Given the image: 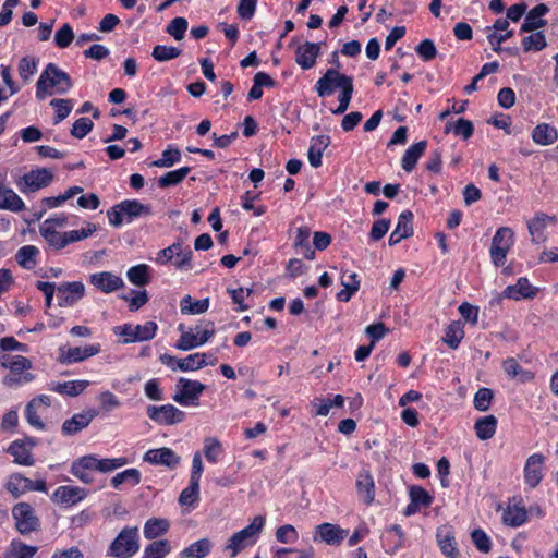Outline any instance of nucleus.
<instances>
[{
    "label": "nucleus",
    "instance_id": "nucleus-61",
    "mask_svg": "<svg viewBox=\"0 0 558 558\" xmlns=\"http://www.w3.org/2000/svg\"><path fill=\"white\" fill-rule=\"evenodd\" d=\"M439 547L445 556L448 558H459V551L456 548L454 537L451 535L437 534Z\"/></svg>",
    "mask_w": 558,
    "mask_h": 558
},
{
    "label": "nucleus",
    "instance_id": "nucleus-12",
    "mask_svg": "<svg viewBox=\"0 0 558 558\" xmlns=\"http://www.w3.org/2000/svg\"><path fill=\"white\" fill-rule=\"evenodd\" d=\"M53 180V173L47 168H38L25 173L22 177L24 186H20L22 192H35L48 186Z\"/></svg>",
    "mask_w": 558,
    "mask_h": 558
},
{
    "label": "nucleus",
    "instance_id": "nucleus-41",
    "mask_svg": "<svg viewBox=\"0 0 558 558\" xmlns=\"http://www.w3.org/2000/svg\"><path fill=\"white\" fill-rule=\"evenodd\" d=\"M54 496L60 502L73 505L82 500L85 497V493L80 487L60 486L56 490Z\"/></svg>",
    "mask_w": 558,
    "mask_h": 558
},
{
    "label": "nucleus",
    "instance_id": "nucleus-48",
    "mask_svg": "<svg viewBox=\"0 0 558 558\" xmlns=\"http://www.w3.org/2000/svg\"><path fill=\"white\" fill-rule=\"evenodd\" d=\"M89 385L87 380H72L65 381L62 384H58L56 387V391L62 395H66L70 397H76Z\"/></svg>",
    "mask_w": 558,
    "mask_h": 558
},
{
    "label": "nucleus",
    "instance_id": "nucleus-54",
    "mask_svg": "<svg viewBox=\"0 0 558 558\" xmlns=\"http://www.w3.org/2000/svg\"><path fill=\"white\" fill-rule=\"evenodd\" d=\"M546 38L542 32L533 33L522 39V46L525 52L531 50L541 51L546 47Z\"/></svg>",
    "mask_w": 558,
    "mask_h": 558
},
{
    "label": "nucleus",
    "instance_id": "nucleus-43",
    "mask_svg": "<svg viewBox=\"0 0 558 558\" xmlns=\"http://www.w3.org/2000/svg\"><path fill=\"white\" fill-rule=\"evenodd\" d=\"M126 277L133 284L144 287L150 281L149 267L145 264L133 266L128 270Z\"/></svg>",
    "mask_w": 558,
    "mask_h": 558
},
{
    "label": "nucleus",
    "instance_id": "nucleus-40",
    "mask_svg": "<svg viewBox=\"0 0 558 558\" xmlns=\"http://www.w3.org/2000/svg\"><path fill=\"white\" fill-rule=\"evenodd\" d=\"M190 172V167H182L180 169L169 171L166 174L158 178V186L161 189H167L170 186L178 185L186 178V175Z\"/></svg>",
    "mask_w": 558,
    "mask_h": 558
},
{
    "label": "nucleus",
    "instance_id": "nucleus-21",
    "mask_svg": "<svg viewBox=\"0 0 558 558\" xmlns=\"http://www.w3.org/2000/svg\"><path fill=\"white\" fill-rule=\"evenodd\" d=\"M548 12V7L544 3L537 4L526 14L521 25V32L527 33L536 31L546 25V21L542 19Z\"/></svg>",
    "mask_w": 558,
    "mask_h": 558
},
{
    "label": "nucleus",
    "instance_id": "nucleus-6",
    "mask_svg": "<svg viewBox=\"0 0 558 558\" xmlns=\"http://www.w3.org/2000/svg\"><path fill=\"white\" fill-rule=\"evenodd\" d=\"M15 529L22 535H28L40 529V520L35 509L27 502H19L12 508Z\"/></svg>",
    "mask_w": 558,
    "mask_h": 558
},
{
    "label": "nucleus",
    "instance_id": "nucleus-4",
    "mask_svg": "<svg viewBox=\"0 0 558 558\" xmlns=\"http://www.w3.org/2000/svg\"><path fill=\"white\" fill-rule=\"evenodd\" d=\"M140 548L138 529L124 527L109 547V555L117 558H128L133 556Z\"/></svg>",
    "mask_w": 558,
    "mask_h": 558
},
{
    "label": "nucleus",
    "instance_id": "nucleus-19",
    "mask_svg": "<svg viewBox=\"0 0 558 558\" xmlns=\"http://www.w3.org/2000/svg\"><path fill=\"white\" fill-rule=\"evenodd\" d=\"M356 490L359 497L365 505H371L375 498V483L369 471L362 470L356 478Z\"/></svg>",
    "mask_w": 558,
    "mask_h": 558
},
{
    "label": "nucleus",
    "instance_id": "nucleus-7",
    "mask_svg": "<svg viewBox=\"0 0 558 558\" xmlns=\"http://www.w3.org/2000/svg\"><path fill=\"white\" fill-rule=\"evenodd\" d=\"M514 233L508 227L499 228L492 240L490 257L495 266L500 267L505 264L507 254L514 243Z\"/></svg>",
    "mask_w": 558,
    "mask_h": 558
},
{
    "label": "nucleus",
    "instance_id": "nucleus-22",
    "mask_svg": "<svg viewBox=\"0 0 558 558\" xmlns=\"http://www.w3.org/2000/svg\"><path fill=\"white\" fill-rule=\"evenodd\" d=\"M331 140L328 135H317L312 137L307 157L312 167L322 166V156L324 150L330 145Z\"/></svg>",
    "mask_w": 558,
    "mask_h": 558
},
{
    "label": "nucleus",
    "instance_id": "nucleus-46",
    "mask_svg": "<svg viewBox=\"0 0 558 558\" xmlns=\"http://www.w3.org/2000/svg\"><path fill=\"white\" fill-rule=\"evenodd\" d=\"M37 253V247L33 245H25L17 251L15 259L23 268L32 269L36 265L35 256Z\"/></svg>",
    "mask_w": 558,
    "mask_h": 558
},
{
    "label": "nucleus",
    "instance_id": "nucleus-27",
    "mask_svg": "<svg viewBox=\"0 0 558 558\" xmlns=\"http://www.w3.org/2000/svg\"><path fill=\"white\" fill-rule=\"evenodd\" d=\"M24 208V202L14 191L0 184V209L19 213Z\"/></svg>",
    "mask_w": 558,
    "mask_h": 558
},
{
    "label": "nucleus",
    "instance_id": "nucleus-55",
    "mask_svg": "<svg viewBox=\"0 0 558 558\" xmlns=\"http://www.w3.org/2000/svg\"><path fill=\"white\" fill-rule=\"evenodd\" d=\"M395 230L407 239L413 235V213L404 210L398 218Z\"/></svg>",
    "mask_w": 558,
    "mask_h": 558
},
{
    "label": "nucleus",
    "instance_id": "nucleus-42",
    "mask_svg": "<svg viewBox=\"0 0 558 558\" xmlns=\"http://www.w3.org/2000/svg\"><path fill=\"white\" fill-rule=\"evenodd\" d=\"M40 234L57 250L63 248L69 244L68 232L60 233L56 229H49V226L40 227Z\"/></svg>",
    "mask_w": 558,
    "mask_h": 558
},
{
    "label": "nucleus",
    "instance_id": "nucleus-13",
    "mask_svg": "<svg viewBox=\"0 0 558 558\" xmlns=\"http://www.w3.org/2000/svg\"><path fill=\"white\" fill-rule=\"evenodd\" d=\"M324 43L305 41L295 49V62L302 70H310L315 66L316 59L320 54Z\"/></svg>",
    "mask_w": 558,
    "mask_h": 558
},
{
    "label": "nucleus",
    "instance_id": "nucleus-63",
    "mask_svg": "<svg viewBox=\"0 0 558 558\" xmlns=\"http://www.w3.org/2000/svg\"><path fill=\"white\" fill-rule=\"evenodd\" d=\"M187 29V21L184 17H174L167 26V32L174 39L181 40Z\"/></svg>",
    "mask_w": 558,
    "mask_h": 558
},
{
    "label": "nucleus",
    "instance_id": "nucleus-2",
    "mask_svg": "<svg viewBox=\"0 0 558 558\" xmlns=\"http://www.w3.org/2000/svg\"><path fill=\"white\" fill-rule=\"evenodd\" d=\"M181 336L175 343V348L182 351H189L206 343L216 331L213 320H201L194 328L189 331L184 330L183 325L179 326Z\"/></svg>",
    "mask_w": 558,
    "mask_h": 558
},
{
    "label": "nucleus",
    "instance_id": "nucleus-15",
    "mask_svg": "<svg viewBox=\"0 0 558 558\" xmlns=\"http://www.w3.org/2000/svg\"><path fill=\"white\" fill-rule=\"evenodd\" d=\"M319 535L320 541L331 546H339L348 536V531L332 523H322L315 527V536Z\"/></svg>",
    "mask_w": 558,
    "mask_h": 558
},
{
    "label": "nucleus",
    "instance_id": "nucleus-50",
    "mask_svg": "<svg viewBox=\"0 0 558 558\" xmlns=\"http://www.w3.org/2000/svg\"><path fill=\"white\" fill-rule=\"evenodd\" d=\"M222 453L221 442L214 437H207L204 440V456L207 461L216 463Z\"/></svg>",
    "mask_w": 558,
    "mask_h": 558
},
{
    "label": "nucleus",
    "instance_id": "nucleus-18",
    "mask_svg": "<svg viewBox=\"0 0 558 558\" xmlns=\"http://www.w3.org/2000/svg\"><path fill=\"white\" fill-rule=\"evenodd\" d=\"M98 415L96 410L89 409L78 414H74L71 418L62 424V433L64 435H75L87 427L94 417Z\"/></svg>",
    "mask_w": 558,
    "mask_h": 558
},
{
    "label": "nucleus",
    "instance_id": "nucleus-11",
    "mask_svg": "<svg viewBox=\"0 0 558 558\" xmlns=\"http://www.w3.org/2000/svg\"><path fill=\"white\" fill-rule=\"evenodd\" d=\"M85 294V287L81 281L64 282L57 287L58 304L61 307L73 306Z\"/></svg>",
    "mask_w": 558,
    "mask_h": 558
},
{
    "label": "nucleus",
    "instance_id": "nucleus-60",
    "mask_svg": "<svg viewBox=\"0 0 558 558\" xmlns=\"http://www.w3.org/2000/svg\"><path fill=\"white\" fill-rule=\"evenodd\" d=\"M50 105L56 109L54 123L58 124L65 119L72 111L73 105L70 99H52Z\"/></svg>",
    "mask_w": 558,
    "mask_h": 558
},
{
    "label": "nucleus",
    "instance_id": "nucleus-30",
    "mask_svg": "<svg viewBox=\"0 0 558 558\" xmlns=\"http://www.w3.org/2000/svg\"><path fill=\"white\" fill-rule=\"evenodd\" d=\"M504 372L511 379H517L521 383L530 381L534 378V374L531 371L523 369L518 361L513 357H509L502 363Z\"/></svg>",
    "mask_w": 558,
    "mask_h": 558
},
{
    "label": "nucleus",
    "instance_id": "nucleus-59",
    "mask_svg": "<svg viewBox=\"0 0 558 558\" xmlns=\"http://www.w3.org/2000/svg\"><path fill=\"white\" fill-rule=\"evenodd\" d=\"M134 339L138 342L151 340L157 331V324L155 322H146L144 325H133Z\"/></svg>",
    "mask_w": 558,
    "mask_h": 558
},
{
    "label": "nucleus",
    "instance_id": "nucleus-10",
    "mask_svg": "<svg viewBox=\"0 0 558 558\" xmlns=\"http://www.w3.org/2000/svg\"><path fill=\"white\" fill-rule=\"evenodd\" d=\"M147 414L150 420L158 424L173 425L184 420L185 414L172 404L165 405H149Z\"/></svg>",
    "mask_w": 558,
    "mask_h": 558
},
{
    "label": "nucleus",
    "instance_id": "nucleus-39",
    "mask_svg": "<svg viewBox=\"0 0 558 558\" xmlns=\"http://www.w3.org/2000/svg\"><path fill=\"white\" fill-rule=\"evenodd\" d=\"M211 549V543L208 538H202L180 553L181 558H204Z\"/></svg>",
    "mask_w": 558,
    "mask_h": 558
},
{
    "label": "nucleus",
    "instance_id": "nucleus-49",
    "mask_svg": "<svg viewBox=\"0 0 558 558\" xmlns=\"http://www.w3.org/2000/svg\"><path fill=\"white\" fill-rule=\"evenodd\" d=\"M464 336V331L458 322L451 323L447 328L444 337V341L451 349H457L460 341Z\"/></svg>",
    "mask_w": 558,
    "mask_h": 558
},
{
    "label": "nucleus",
    "instance_id": "nucleus-53",
    "mask_svg": "<svg viewBox=\"0 0 558 558\" xmlns=\"http://www.w3.org/2000/svg\"><path fill=\"white\" fill-rule=\"evenodd\" d=\"M19 75L27 83L37 71V59L31 56L23 57L19 62Z\"/></svg>",
    "mask_w": 558,
    "mask_h": 558
},
{
    "label": "nucleus",
    "instance_id": "nucleus-17",
    "mask_svg": "<svg viewBox=\"0 0 558 558\" xmlns=\"http://www.w3.org/2000/svg\"><path fill=\"white\" fill-rule=\"evenodd\" d=\"M144 461L156 465H165L170 469L175 468L180 462V457L170 448L162 447L150 449L144 454Z\"/></svg>",
    "mask_w": 558,
    "mask_h": 558
},
{
    "label": "nucleus",
    "instance_id": "nucleus-16",
    "mask_svg": "<svg viewBox=\"0 0 558 558\" xmlns=\"http://www.w3.org/2000/svg\"><path fill=\"white\" fill-rule=\"evenodd\" d=\"M89 282L105 293H111L124 287L122 278L110 271H101L90 275Z\"/></svg>",
    "mask_w": 558,
    "mask_h": 558
},
{
    "label": "nucleus",
    "instance_id": "nucleus-29",
    "mask_svg": "<svg viewBox=\"0 0 558 558\" xmlns=\"http://www.w3.org/2000/svg\"><path fill=\"white\" fill-rule=\"evenodd\" d=\"M5 488L14 498H19L22 494L33 490V481L20 473L10 475Z\"/></svg>",
    "mask_w": 558,
    "mask_h": 558
},
{
    "label": "nucleus",
    "instance_id": "nucleus-24",
    "mask_svg": "<svg viewBox=\"0 0 558 558\" xmlns=\"http://www.w3.org/2000/svg\"><path fill=\"white\" fill-rule=\"evenodd\" d=\"M427 147L426 141H420L413 145H411L404 153L401 159L402 169L405 172H411L414 170L418 159L423 156Z\"/></svg>",
    "mask_w": 558,
    "mask_h": 558
},
{
    "label": "nucleus",
    "instance_id": "nucleus-34",
    "mask_svg": "<svg viewBox=\"0 0 558 558\" xmlns=\"http://www.w3.org/2000/svg\"><path fill=\"white\" fill-rule=\"evenodd\" d=\"M170 529V522L163 518H151L144 525V536L147 539H155L166 534Z\"/></svg>",
    "mask_w": 558,
    "mask_h": 558
},
{
    "label": "nucleus",
    "instance_id": "nucleus-3",
    "mask_svg": "<svg viewBox=\"0 0 558 558\" xmlns=\"http://www.w3.org/2000/svg\"><path fill=\"white\" fill-rule=\"evenodd\" d=\"M265 523V519L262 515H257L253 519L243 530L234 533L228 541L225 550H230V556L235 557L242 549L254 543L255 537L260 533Z\"/></svg>",
    "mask_w": 558,
    "mask_h": 558
},
{
    "label": "nucleus",
    "instance_id": "nucleus-25",
    "mask_svg": "<svg viewBox=\"0 0 558 558\" xmlns=\"http://www.w3.org/2000/svg\"><path fill=\"white\" fill-rule=\"evenodd\" d=\"M548 221H555V217L542 213L527 222V229L531 234L532 242L542 243L546 240L544 230Z\"/></svg>",
    "mask_w": 558,
    "mask_h": 558
},
{
    "label": "nucleus",
    "instance_id": "nucleus-47",
    "mask_svg": "<svg viewBox=\"0 0 558 558\" xmlns=\"http://www.w3.org/2000/svg\"><path fill=\"white\" fill-rule=\"evenodd\" d=\"M182 50L173 46L156 45L153 48L151 57L158 62H166L178 58Z\"/></svg>",
    "mask_w": 558,
    "mask_h": 558
},
{
    "label": "nucleus",
    "instance_id": "nucleus-36",
    "mask_svg": "<svg viewBox=\"0 0 558 558\" xmlns=\"http://www.w3.org/2000/svg\"><path fill=\"white\" fill-rule=\"evenodd\" d=\"M180 307L182 314L196 315L207 312L209 308V299H202L194 301L191 295H185L181 302Z\"/></svg>",
    "mask_w": 558,
    "mask_h": 558
},
{
    "label": "nucleus",
    "instance_id": "nucleus-14",
    "mask_svg": "<svg viewBox=\"0 0 558 558\" xmlns=\"http://www.w3.org/2000/svg\"><path fill=\"white\" fill-rule=\"evenodd\" d=\"M545 457L542 453H534L530 456L524 465V482L531 487L535 488L543 478V466Z\"/></svg>",
    "mask_w": 558,
    "mask_h": 558
},
{
    "label": "nucleus",
    "instance_id": "nucleus-35",
    "mask_svg": "<svg viewBox=\"0 0 558 558\" xmlns=\"http://www.w3.org/2000/svg\"><path fill=\"white\" fill-rule=\"evenodd\" d=\"M341 284L343 286V289L337 293V300L340 302H349L352 295L360 289L357 275L352 272L345 276V274H343L341 277Z\"/></svg>",
    "mask_w": 558,
    "mask_h": 558
},
{
    "label": "nucleus",
    "instance_id": "nucleus-5",
    "mask_svg": "<svg viewBox=\"0 0 558 558\" xmlns=\"http://www.w3.org/2000/svg\"><path fill=\"white\" fill-rule=\"evenodd\" d=\"M2 366L8 367L11 372L9 376L4 377V384L8 386L29 383L34 379L33 374H23L24 371H27L32 367V363L28 359L22 355H4L2 357Z\"/></svg>",
    "mask_w": 558,
    "mask_h": 558
},
{
    "label": "nucleus",
    "instance_id": "nucleus-1",
    "mask_svg": "<svg viewBox=\"0 0 558 558\" xmlns=\"http://www.w3.org/2000/svg\"><path fill=\"white\" fill-rule=\"evenodd\" d=\"M70 75L60 70L54 63H48L36 83V97L45 99L52 95L49 88H56V93L65 94L72 87Z\"/></svg>",
    "mask_w": 558,
    "mask_h": 558
},
{
    "label": "nucleus",
    "instance_id": "nucleus-31",
    "mask_svg": "<svg viewBox=\"0 0 558 558\" xmlns=\"http://www.w3.org/2000/svg\"><path fill=\"white\" fill-rule=\"evenodd\" d=\"M37 550V546H31L20 539H13L2 558H33Z\"/></svg>",
    "mask_w": 558,
    "mask_h": 558
},
{
    "label": "nucleus",
    "instance_id": "nucleus-51",
    "mask_svg": "<svg viewBox=\"0 0 558 558\" xmlns=\"http://www.w3.org/2000/svg\"><path fill=\"white\" fill-rule=\"evenodd\" d=\"M181 160V153L178 148H168L162 151L161 158L153 161L151 167L170 168Z\"/></svg>",
    "mask_w": 558,
    "mask_h": 558
},
{
    "label": "nucleus",
    "instance_id": "nucleus-20",
    "mask_svg": "<svg viewBox=\"0 0 558 558\" xmlns=\"http://www.w3.org/2000/svg\"><path fill=\"white\" fill-rule=\"evenodd\" d=\"M536 295V289H534L526 278H519L515 284L508 286L502 296L512 300L521 299H533Z\"/></svg>",
    "mask_w": 558,
    "mask_h": 558
},
{
    "label": "nucleus",
    "instance_id": "nucleus-9",
    "mask_svg": "<svg viewBox=\"0 0 558 558\" xmlns=\"http://www.w3.org/2000/svg\"><path fill=\"white\" fill-rule=\"evenodd\" d=\"M351 80L352 77L341 74L337 69H328L317 81L315 89L319 97L330 96L336 88H342Z\"/></svg>",
    "mask_w": 558,
    "mask_h": 558
},
{
    "label": "nucleus",
    "instance_id": "nucleus-32",
    "mask_svg": "<svg viewBox=\"0 0 558 558\" xmlns=\"http://www.w3.org/2000/svg\"><path fill=\"white\" fill-rule=\"evenodd\" d=\"M527 518L526 510L523 506H519L515 502L510 504L502 513L504 524L512 527L522 525Z\"/></svg>",
    "mask_w": 558,
    "mask_h": 558
},
{
    "label": "nucleus",
    "instance_id": "nucleus-44",
    "mask_svg": "<svg viewBox=\"0 0 558 558\" xmlns=\"http://www.w3.org/2000/svg\"><path fill=\"white\" fill-rule=\"evenodd\" d=\"M207 365L205 353L191 354L185 359H179L177 367L182 372L197 371Z\"/></svg>",
    "mask_w": 558,
    "mask_h": 558
},
{
    "label": "nucleus",
    "instance_id": "nucleus-58",
    "mask_svg": "<svg viewBox=\"0 0 558 558\" xmlns=\"http://www.w3.org/2000/svg\"><path fill=\"white\" fill-rule=\"evenodd\" d=\"M410 499L418 507H429L433 502V497L428 494V492L421 487L413 485L410 487Z\"/></svg>",
    "mask_w": 558,
    "mask_h": 558
},
{
    "label": "nucleus",
    "instance_id": "nucleus-64",
    "mask_svg": "<svg viewBox=\"0 0 558 558\" xmlns=\"http://www.w3.org/2000/svg\"><path fill=\"white\" fill-rule=\"evenodd\" d=\"M493 399V390L481 388L474 396V407L478 411H487Z\"/></svg>",
    "mask_w": 558,
    "mask_h": 558
},
{
    "label": "nucleus",
    "instance_id": "nucleus-23",
    "mask_svg": "<svg viewBox=\"0 0 558 558\" xmlns=\"http://www.w3.org/2000/svg\"><path fill=\"white\" fill-rule=\"evenodd\" d=\"M98 344L86 345L85 348H69L66 351H62L60 362L63 364L81 362L87 357L94 356L99 352Z\"/></svg>",
    "mask_w": 558,
    "mask_h": 558
},
{
    "label": "nucleus",
    "instance_id": "nucleus-37",
    "mask_svg": "<svg viewBox=\"0 0 558 558\" xmlns=\"http://www.w3.org/2000/svg\"><path fill=\"white\" fill-rule=\"evenodd\" d=\"M496 426H497L496 417L494 415H488V416L478 418L475 422L474 429H475L476 436L481 440H487L494 436V434L496 432Z\"/></svg>",
    "mask_w": 558,
    "mask_h": 558
},
{
    "label": "nucleus",
    "instance_id": "nucleus-33",
    "mask_svg": "<svg viewBox=\"0 0 558 558\" xmlns=\"http://www.w3.org/2000/svg\"><path fill=\"white\" fill-rule=\"evenodd\" d=\"M7 451L14 457L16 464L31 466L35 462L24 440H14Z\"/></svg>",
    "mask_w": 558,
    "mask_h": 558
},
{
    "label": "nucleus",
    "instance_id": "nucleus-45",
    "mask_svg": "<svg viewBox=\"0 0 558 558\" xmlns=\"http://www.w3.org/2000/svg\"><path fill=\"white\" fill-rule=\"evenodd\" d=\"M171 550V545L167 539L154 541L148 544L142 558H165Z\"/></svg>",
    "mask_w": 558,
    "mask_h": 558
},
{
    "label": "nucleus",
    "instance_id": "nucleus-62",
    "mask_svg": "<svg viewBox=\"0 0 558 558\" xmlns=\"http://www.w3.org/2000/svg\"><path fill=\"white\" fill-rule=\"evenodd\" d=\"M416 53L423 61H430L437 56V49L433 40L424 39L415 48Z\"/></svg>",
    "mask_w": 558,
    "mask_h": 558
},
{
    "label": "nucleus",
    "instance_id": "nucleus-56",
    "mask_svg": "<svg viewBox=\"0 0 558 558\" xmlns=\"http://www.w3.org/2000/svg\"><path fill=\"white\" fill-rule=\"evenodd\" d=\"M198 498L199 483L190 480L189 487L184 488L179 496V502L182 506H192L198 500Z\"/></svg>",
    "mask_w": 558,
    "mask_h": 558
},
{
    "label": "nucleus",
    "instance_id": "nucleus-8",
    "mask_svg": "<svg viewBox=\"0 0 558 558\" xmlns=\"http://www.w3.org/2000/svg\"><path fill=\"white\" fill-rule=\"evenodd\" d=\"M205 390V385L181 377L177 384V392L173 400L181 405L198 404L199 395Z\"/></svg>",
    "mask_w": 558,
    "mask_h": 558
},
{
    "label": "nucleus",
    "instance_id": "nucleus-38",
    "mask_svg": "<svg viewBox=\"0 0 558 558\" xmlns=\"http://www.w3.org/2000/svg\"><path fill=\"white\" fill-rule=\"evenodd\" d=\"M310 235L311 230L308 227H300L296 231L294 247L300 250V252L304 255L305 258L313 259L315 257V251L312 250L310 245Z\"/></svg>",
    "mask_w": 558,
    "mask_h": 558
},
{
    "label": "nucleus",
    "instance_id": "nucleus-57",
    "mask_svg": "<svg viewBox=\"0 0 558 558\" xmlns=\"http://www.w3.org/2000/svg\"><path fill=\"white\" fill-rule=\"evenodd\" d=\"M74 39V32L69 23H64L54 34V43L61 48H68Z\"/></svg>",
    "mask_w": 558,
    "mask_h": 558
},
{
    "label": "nucleus",
    "instance_id": "nucleus-26",
    "mask_svg": "<svg viewBox=\"0 0 558 558\" xmlns=\"http://www.w3.org/2000/svg\"><path fill=\"white\" fill-rule=\"evenodd\" d=\"M119 207L124 213L125 219L131 222L137 217L151 215V207L136 199H126L119 203Z\"/></svg>",
    "mask_w": 558,
    "mask_h": 558
},
{
    "label": "nucleus",
    "instance_id": "nucleus-28",
    "mask_svg": "<svg viewBox=\"0 0 558 558\" xmlns=\"http://www.w3.org/2000/svg\"><path fill=\"white\" fill-rule=\"evenodd\" d=\"M558 138V132L555 126L548 123L537 124L532 132V140L537 145L547 146L555 143Z\"/></svg>",
    "mask_w": 558,
    "mask_h": 558
},
{
    "label": "nucleus",
    "instance_id": "nucleus-52",
    "mask_svg": "<svg viewBox=\"0 0 558 558\" xmlns=\"http://www.w3.org/2000/svg\"><path fill=\"white\" fill-rule=\"evenodd\" d=\"M110 482L114 488H119V486L125 482H130L133 486H135L141 482V473L137 469H128L116 474Z\"/></svg>",
    "mask_w": 558,
    "mask_h": 558
}]
</instances>
